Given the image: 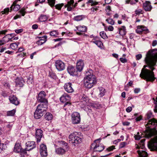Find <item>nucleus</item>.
Listing matches in <instances>:
<instances>
[{
  "label": "nucleus",
  "mask_w": 157,
  "mask_h": 157,
  "mask_svg": "<svg viewBox=\"0 0 157 157\" xmlns=\"http://www.w3.org/2000/svg\"><path fill=\"white\" fill-rule=\"evenodd\" d=\"M64 87L65 90L68 93H71L74 92V90L72 87V85L71 82L65 83Z\"/></svg>",
  "instance_id": "nucleus-16"
},
{
  "label": "nucleus",
  "mask_w": 157,
  "mask_h": 157,
  "mask_svg": "<svg viewBox=\"0 0 157 157\" xmlns=\"http://www.w3.org/2000/svg\"><path fill=\"white\" fill-rule=\"evenodd\" d=\"M39 151L42 157H46L48 155V152L46 146L44 144L40 145Z\"/></svg>",
  "instance_id": "nucleus-13"
},
{
  "label": "nucleus",
  "mask_w": 157,
  "mask_h": 157,
  "mask_svg": "<svg viewBox=\"0 0 157 157\" xmlns=\"http://www.w3.org/2000/svg\"><path fill=\"white\" fill-rule=\"evenodd\" d=\"M16 110L15 109H13L11 110L8 111L6 112V115L7 116H13L15 115L16 113Z\"/></svg>",
  "instance_id": "nucleus-32"
},
{
  "label": "nucleus",
  "mask_w": 157,
  "mask_h": 157,
  "mask_svg": "<svg viewBox=\"0 0 157 157\" xmlns=\"http://www.w3.org/2000/svg\"><path fill=\"white\" fill-rule=\"evenodd\" d=\"M71 121L73 124H79L81 121L80 114L77 112H74L71 115Z\"/></svg>",
  "instance_id": "nucleus-9"
},
{
  "label": "nucleus",
  "mask_w": 157,
  "mask_h": 157,
  "mask_svg": "<svg viewBox=\"0 0 157 157\" xmlns=\"http://www.w3.org/2000/svg\"><path fill=\"white\" fill-rule=\"evenodd\" d=\"M84 66L83 61L82 60H79L77 63L76 68L78 71L80 72L83 69Z\"/></svg>",
  "instance_id": "nucleus-21"
},
{
  "label": "nucleus",
  "mask_w": 157,
  "mask_h": 157,
  "mask_svg": "<svg viewBox=\"0 0 157 157\" xmlns=\"http://www.w3.org/2000/svg\"><path fill=\"white\" fill-rule=\"evenodd\" d=\"M68 73L71 75H74L76 73L75 67L73 66H69L67 68Z\"/></svg>",
  "instance_id": "nucleus-24"
},
{
  "label": "nucleus",
  "mask_w": 157,
  "mask_h": 157,
  "mask_svg": "<svg viewBox=\"0 0 157 157\" xmlns=\"http://www.w3.org/2000/svg\"><path fill=\"white\" fill-rule=\"evenodd\" d=\"M74 2V0H70L67 2V4L65 6V7L67 8V11H71L73 9V6Z\"/></svg>",
  "instance_id": "nucleus-23"
},
{
  "label": "nucleus",
  "mask_w": 157,
  "mask_h": 157,
  "mask_svg": "<svg viewBox=\"0 0 157 157\" xmlns=\"http://www.w3.org/2000/svg\"><path fill=\"white\" fill-rule=\"evenodd\" d=\"M143 11L141 9H138L135 11V13L136 15H139L140 14H142Z\"/></svg>",
  "instance_id": "nucleus-45"
},
{
  "label": "nucleus",
  "mask_w": 157,
  "mask_h": 157,
  "mask_svg": "<svg viewBox=\"0 0 157 157\" xmlns=\"http://www.w3.org/2000/svg\"><path fill=\"white\" fill-rule=\"evenodd\" d=\"M6 145L3 144L1 143L0 145V152L5 149Z\"/></svg>",
  "instance_id": "nucleus-49"
},
{
  "label": "nucleus",
  "mask_w": 157,
  "mask_h": 157,
  "mask_svg": "<svg viewBox=\"0 0 157 157\" xmlns=\"http://www.w3.org/2000/svg\"><path fill=\"white\" fill-rule=\"evenodd\" d=\"M84 17V16L83 15H78L75 17L74 19L75 21H79L82 20Z\"/></svg>",
  "instance_id": "nucleus-35"
},
{
  "label": "nucleus",
  "mask_w": 157,
  "mask_h": 157,
  "mask_svg": "<svg viewBox=\"0 0 157 157\" xmlns=\"http://www.w3.org/2000/svg\"><path fill=\"white\" fill-rule=\"evenodd\" d=\"M93 43L96 44L98 47L102 49L103 48V45L102 42L100 40H95Z\"/></svg>",
  "instance_id": "nucleus-28"
},
{
  "label": "nucleus",
  "mask_w": 157,
  "mask_h": 157,
  "mask_svg": "<svg viewBox=\"0 0 157 157\" xmlns=\"http://www.w3.org/2000/svg\"><path fill=\"white\" fill-rule=\"evenodd\" d=\"M48 108L46 104H41L38 105L34 113V117L36 119L40 118L45 113Z\"/></svg>",
  "instance_id": "nucleus-4"
},
{
  "label": "nucleus",
  "mask_w": 157,
  "mask_h": 157,
  "mask_svg": "<svg viewBox=\"0 0 157 157\" xmlns=\"http://www.w3.org/2000/svg\"><path fill=\"white\" fill-rule=\"evenodd\" d=\"M157 60V54H153L149 51L147 53L145 61L151 71L143 68L140 75L141 78L147 81L153 82L155 79L152 71L154 69L153 67L155 65Z\"/></svg>",
  "instance_id": "nucleus-1"
},
{
  "label": "nucleus",
  "mask_w": 157,
  "mask_h": 157,
  "mask_svg": "<svg viewBox=\"0 0 157 157\" xmlns=\"http://www.w3.org/2000/svg\"><path fill=\"white\" fill-rule=\"evenodd\" d=\"M99 7L94 6L92 7L90 10L91 11L90 13L95 14L96 13L97 11L98 10Z\"/></svg>",
  "instance_id": "nucleus-39"
},
{
  "label": "nucleus",
  "mask_w": 157,
  "mask_h": 157,
  "mask_svg": "<svg viewBox=\"0 0 157 157\" xmlns=\"http://www.w3.org/2000/svg\"><path fill=\"white\" fill-rule=\"evenodd\" d=\"M70 97L67 94H64L60 98V101L63 103H65L64 106H65L68 104L70 105V103L69 102L70 100Z\"/></svg>",
  "instance_id": "nucleus-11"
},
{
  "label": "nucleus",
  "mask_w": 157,
  "mask_h": 157,
  "mask_svg": "<svg viewBox=\"0 0 157 157\" xmlns=\"http://www.w3.org/2000/svg\"><path fill=\"white\" fill-rule=\"evenodd\" d=\"M148 147L151 151H157V136L155 137L149 142Z\"/></svg>",
  "instance_id": "nucleus-8"
},
{
  "label": "nucleus",
  "mask_w": 157,
  "mask_h": 157,
  "mask_svg": "<svg viewBox=\"0 0 157 157\" xmlns=\"http://www.w3.org/2000/svg\"><path fill=\"white\" fill-rule=\"evenodd\" d=\"M121 141V140L120 139H118L117 140H115L113 141V143L115 144H117V143L120 142Z\"/></svg>",
  "instance_id": "nucleus-63"
},
{
  "label": "nucleus",
  "mask_w": 157,
  "mask_h": 157,
  "mask_svg": "<svg viewBox=\"0 0 157 157\" xmlns=\"http://www.w3.org/2000/svg\"><path fill=\"white\" fill-rule=\"evenodd\" d=\"M11 39H12V37L10 38L9 37V35H6L3 37L1 40L2 41L3 45H4L8 42L10 41H12V40H11Z\"/></svg>",
  "instance_id": "nucleus-25"
},
{
  "label": "nucleus",
  "mask_w": 157,
  "mask_h": 157,
  "mask_svg": "<svg viewBox=\"0 0 157 157\" xmlns=\"http://www.w3.org/2000/svg\"><path fill=\"white\" fill-rule=\"evenodd\" d=\"M9 100L11 103L16 105H18L19 104V102L16 97L13 95H11L9 96Z\"/></svg>",
  "instance_id": "nucleus-19"
},
{
  "label": "nucleus",
  "mask_w": 157,
  "mask_h": 157,
  "mask_svg": "<svg viewBox=\"0 0 157 157\" xmlns=\"http://www.w3.org/2000/svg\"><path fill=\"white\" fill-rule=\"evenodd\" d=\"M16 85L17 86L22 87L23 86V81L19 79H17L15 81Z\"/></svg>",
  "instance_id": "nucleus-37"
},
{
  "label": "nucleus",
  "mask_w": 157,
  "mask_h": 157,
  "mask_svg": "<svg viewBox=\"0 0 157 157\" xmlns=\"http://www.w3.org/2000/svg\"><path fill=\"white\" fill-rule=\"evenodd\" d=\"M20 12L22 16H24L25 14V9L24 8L21 9L20 11Z\"/></svg>",
  "instance_id": "nucleus-54"
},
{
  "label": "nucleus",
  "mask_w": 157,
  "mask_h": 157,
  "mask_svg": "<svg viewBox=\"0 0 157 157\" xmlns=\"http://www.w3.org/2000/svg\"><path fill=\"white\" fill-rule=\"evenodd\" d=\"M100 35L101 37L104 39H106L108 38L104 31H101L100 33Z\"/></svg>",
  "instance_id": "nucleus-42"
},
{
  "label": "nucleus",
  "mask_w": 157,
  "mask_h": 157,
  "mask_svg": "<svg viewBox=\"0 0 157 157\" xmlns=\"http://www.w3.org/2000/svg\"><path fill=\"white\" fill-rule=\"evenodd\" d=\"M105 10L107 12H109L111 10V7L110 6H108L106 7Z\"/></svg>",
  "instance_id": "nucleus-59"
},
{
  "label": "nucleus",
  "mask_w": 157,
  "mask_h": 157,
  "mask_svg": "<svg viewBox=\"0 0 157 157\" xmlns=\"http://www.w3.org/2000/svg\"><path fill=\"white\" fill-rule=\"evenodd\" d=\"M96 83V78L93 74L88 75L84 78V85L86 88H90Z\"/></svg>",
  "instance_id": "nucleus-5"
},
{
  "label": "nucleus",
  "mask_w": 157,
  "mask_h": 157,
  "mask_svg": "<svg viewBox=\"0 0 157 157\" xmlns=\"http://www.w3.org/2000/svg\"><path fill=\"white\" fill-rule=\"evenodd\" d=\"M55 63L56 68L58 71H62L65 69V64L61 60H57L56 61Z\"/></svg>",
  "instance_id": "nucleus-12"
},
{
  "label": "nucleus",
  "mask_w": 157,
  "mask_h": 157,
  "mask_svg": "<svg viewBox=\"0 0 157 157\" xmlns=\"http://www.w3.org/2000/svg\"><path fill=\"white\" fill-rule=\"evenodd\" d=\"M46 95L45 92L42 91L39 94L37 98V101L43 103V104H48V101L45 98Z\"/></svg>",
  "instance_id": "nucleus-10"
},
{
  "label": "nucleus",
  "mask_w": 157,
  "mask_h": 157,
  "mask_svg": "<svg viewBox=\"0 0 157 157\" xmlns=\"http://www.w3.org/2000/svg\"><path fill=\"white\" fill-rule=\"evenodd\" d=\"M10 11V9L9 8H7L5 9L3 11L1 12V13L2 14H8L9 12Z\"/></svg>",
  "instance_id": "nucleus-47"
},
{
  "label": "nucleus",
  "mask_w": 157,
  "mask_h": 157,
  "mask_svg": "<svg viewBox=\"0 0 157 157\" xmlns=\"http://www.w3.org/2000/svg\"><path fill=\"white\" fill-rule=\"evenodd\" d=\"M143 7L145 11H149L152 9V6L150 4V2L146 1L143 4Z\"/></svg>",
  "instance_id": "nucleus-20"
},
{
  "label": "nucleus",
  "mask_w": 157,
  "mask_h": 157,
  "mask_svg": "<svg viewBox=\"0 0 157 157\" xmlns=\"http://www.w3.org/2000/svg\"><path fill=\"white\" fill-rule=\"evenodd\" d=\"M145 126L147 128L149 129L146 130L144 133L147 138L151 137L154 134L153 130L157 126V121L154 119L149 120Z\"/></svg>",
  "instance_id": "nucleus-2"
},
{
  "label": "nucleus",
  "mask_w": 157,
  "mask_h": 157,
  "mask_svg": "<svg viewBox=\"0 0 157 157\" xmlns=\"http://www.w3.org/2000/svg\"><path fill=\"white\" fill-rule=\"evenodd\" d=\"M23 31V29H20L15 30V32L17 33H21Z\"/></svg>",
  "instance_id": "nucleus-58"
},
{
  "label": "nucleus",
  "mask_w": 157,
  "mask_h": 157,
  "mask_svg": "<svg viewBox=\"0 0 157 157\" xmlns=\"http://www.w3.org/2000/svg\"><path fill=\"white\" fill-rule=\"evenodd\" d=\"M115 149V146L113 145H112L110 147H109L108 148H107L106 150L107 151H113V149Z\"/></svg>",
  "instance_id": "nucleus-50"
},
{
  "label": "nucleus",
  "mask_w": 157,
  "mask_h": 157,
  "mask_svg": "<svg viewBox=\"0 0 157 157\" xmlns=\"http://www.w3.org/2000/svg\"><path fill=\"white\" fill-rule=\"evenodd\" d=\"M56 152L58 154H63L65 153V151L62 148L59 147L56 149Z\"/></svg>",
  "instance_id": "nucleus-29"
},
{
  "label": "nucleus",
  "mask_w": 157,
  "mask_h": 157,
  "mask_svg": "<svg viewBox=\"0 0 157 157\" xmlns=\"http://www.w3.org/2000/svg\"><path fill=\"white\" fill-rule=\"evenodd\" d=\"M101 140L100 138L95 140L91 144V147L95 151L100 152L104 149V146L101 143H100Z\"/></svg>",
  "instance_id": "nucleus-7"
},
{
  "label": "nucleus",
  "mask_w": 157,
  "mask_h": 157,
  "mask_svg": "<svg viewBox=\"0 0 157 157\" xmlns=\"http://www.w3.org/2000/svg\"><path fill=\"white\" fill-rule=\"evenodd\" d=\"M134 137L136 140H138L140 139L141 136L139 135V132H138L136 135H135Z\"/></svg>",
  "instance_id": "nucleus-51"
},
{
  "label": "nucleus",
  "mask_w": 157,
  "mask_h": 157,
  "mask_svg": "<svg viewBox=\"0 0 157 157\" xmlns=\"http://www.w3.org/2000/svg\"><path fill=\"white\" fill-rule=\"evenodd\" d=\"M18 47V44L15 43H12L10 44V48L13 50L15 49Z\"/></svg>",
  "instance_id": "nucleus-41"
},
{
  "label": "nucleus",
  "mask_w": 157,
  "mask_h": 157,
  "mask_svg": "<svg viewBox=\"0 0 157 157\" xmlns=\"http://www.w3.org/2000/svg\"><path fill=\"white\" fill-rule=\"evenodd\" d=\"M77 30L79 31L76 32V34L78 35H80L82 34V33L86 31L87 28L84 25H79L76 27Z\"/></svg>",
  "instance_id": "nucleus-18"
},
{
  "label": "nucleus",
  "mask_w": 157,
  "mask_h": 157,
  "mask_svg": "<svg viewBox=\"0 0 157 157\" xmlns=\"http://www.w3.org/2000/svg\"><path fill=\"white\" fill-rule=\"evenodd\" d=\"M127 144V143L125 142H122L121 143L120 146L119 147L120 148H122L124 147L125 146H126Z\"/></svg>",
  "instance_id": "nucleus-55"
},
{
  "label": "nucleus",
  "mask_w": 157,
  "mask_h": 157,
  "mask_svg": "<svg viewBox=\"0 0 157 157\" xmlns=\"http://www.w3.org/2000/svg\"><path fill=\"white\" fill-rule=\"evenodd\" d=\"M27 83L30 85H33L34 82L33 76L32 75L30 76L27 78L26 81Z\"/></svg>",
  "instance_id": "nucleus-31"
},
{
  "label": "nucleus",
  "mask_w": 157,
  "mask_h": 157,
  "mask_svg": "<svg viewBox=\"0 0 157 157\" xmlns=\"http://www.w3.org/2000/svg\"><path fill=\"white\" fill-rule=\"evenodd\" d=\"M58 142L62 146H63V147H65V148H68L67 144L64 141H58Z\"/></svg>",
  "instance_id": "nucleus-40"
},
{
  "label": "nucleus",
  "mask_w": 157,
  "mask_h": 157,
  "mask_svg": "<svg viewBox=\"0 0 157 157\" xmlns=\"http://www.w3.org/2000/svg\"><path fill=\"white\" fill-rule=\"evenodd\" d=\"M46 38L47 37L46 36H44L42 37L41 39L37 41L36 43L38 45H42L46 42L47 40Z\"/></svg>",
  "instance_id": "nucleus-26"
},
{
  "label": "nucleus",
  "mask_w": 157,
  "mask_h": 157,
  "mask_svg": "<svg viewBox=\"0 0 157 157\" xmlns=\"http://www.w3.org/2000/svg\"><path fill=\"white\" fill-rule=\"evenodd\" d=\"M49 76L51 78L55 79L56 78V76L55 74L53 73H51L49 74Z\"/></svg>",
  "instance_id": "nucleus-52"
},
{
  "label": "nucleus",
  "mask_w": 157,
  "mask_h": 157,
  "mask_svg": "<svg viewBox=\"0 0 157 157\" xmlns=\"http://www.w3.org/2000/svg\"><path fill=\"white\" fill-rule=\"evenodd\" d=\"M106 21L108 23L111 25H113L114 24L115 22L112 19L109 18L106 20Z\"/></svg>",
  "instance_id": "nucleus-44"
},
{
  "label": "nucleus",
  "mask_w": 157,
  "mask_h": 157,
  "mask_svg": "<svg viewBox=\"0 0 157 157\" xmlns=\"http://www.w3.org/2000/svg\"><path fill=\"white\" fill-rule=\"evenodd\" d=\"M17 0H15L11 6L10 7V11L12 10L14 11H18L20 8V6L18 4H17Z\"/></svg>",
  "instance_id": "nucleus-22"
},
{
  "label": "nucleus",
  "mask_w": 157,
  "mask_h": 157,
  "mask_svg": "<svg viewBox=\"0 0 157 157\" xmlns=\"http://www.w3.org/2000/svg\"><path fill=\"white\" fill-rule=\"evenodd\" d=\"M55 2V0H48L49 5L51 7L54 6Z\"/></svg>",
  "instance_id": "nucleus-46"
},
{
  "label": "nucleus",
  "mask_w": 157,
  "mask_h": 157,
  "mask_svg": "<svg viewBox=\"0 0 157 157\" xmlns=\"http://www.w3.org/2000/svg\"><path fill=\"white\" fill-rule=\"evenodd\" d=\"M145 140L143 139L140 141V143L139 145H136V149H139L136 151L138 153L140 157H147L148 155L147 152L145 151V147L144 143Z\"/></svg>",
  "instance_id": "nucleus-6"
},
{
  "label": "nucleus",
  "mask_w": 157,
  "mask_h": 157,
  "mask_svg": "<svg viewBox=\"0 0 157 157\" xmlns=\"http://www.w3.org/2000/svg\"><path fill=\"white\" fill-rule=\"evenodd\" d=\"M136 59L139 60L142 58V56L141 54H139L136 56Z\"/></svg>",
  "instance_id": "nucleus-62"
},
{
  "label": "nucleus",
  "mask_w": 157,
  "mask_h": 157,
  "mask_svg": "<svg viewBox=\"0 0 157 157\" xmlns=\"http://www.w3.org/2000/svg\"><path fill=\"white\" fill-rule=\"evenodd\" d=\"M87 3H90L91 6L96 5L98 4V2L93 0H88Z\"/></svg>",
  "instance_id": "nucleus-43"
},
{
  "label": "nucleus",
  "mask_w": 157,
  "mask_h": 157,
  "mask_svg": "<svg viewBox=\"0 0 157 157\" xmlns=\"http://www.w3.org/2000/svg\"><path fill=\"white\" fill-rule=\"evenodd\" d=\"M21 147L18 144H16L14 147V151L17 153H19L21 151Z\"/></svg>",
  "instance_id": "nucleus-30"
},
{
  "label": "nucleus",
  "mask_w": 157,
  "mask_h": 157,
  "mask_svg": "<svg viewBox=\"0 0 157 157\" xmlns=\"http://www.w3.org/2000/svg\"><path fill=\"white\" fill-rule=\"evenodd\" d=\"M136 32L137 33L140 34L142 32H144L145 33H148L149 31L148 29L146 27L142 26L139 25L137 26Z\"/></svg>",
  "instance_id": "nucleus-15"
},
{
  "label": "nucleus",
  "mask_w": 157,
  "mask_h": 157,
  "mask_svg": "<svg viewBox=\"0 0 157 157\" xmlns=\"http://www.w3.org/2000/svg\"><path fill=\"white\" fill-rule=\"evenodd\" d=\"M108 31H113L114 28L113 26L109 25L108 27Z\"/></svg>",
  "instance_id": "nucleus-60"
},
{
  "label": "nucleus",
  "mask_w": 157,
  "mask_h": 157,
  "mask_svg": "<svg viewBox=\"0 0 157 157\" xmlns=\"http://www.w3.org/2000/svg\"><path fill=\"white\" fill-rule=\"evenodd\" d=\"M63 5V3L60 4H57L55 6V7L56 9L59 10L61 9V8L62 7Z\"/></svg>",
  "instance_id": "nucleus-48"
},
{
  "label": "nucleus",
  "mask_w": 157,
  "mask_h": 157,
  "mask_svg": "<svg viewBox=\"0 0 157 157\" xmlns=\"http://www.w3.org/2000/svg\"><path fill=\"white\" fill-rule=\"evenodd\" d=\"M45 118L48 121L51 120L53 118L52 114L50 113L47 112L45 115Z\"/></svg>",
  "instance_id": "nucleus-33"
},
{
  "label": "nucleus",
  "mask_w": 157,
  "mask_h": 157,
  "mask_svg": "<svg viewBox=\"0 0 157 157\" xmlns=\"http://www.w3.org/2000/svg\"><path fill=\"white\" fill-rule=\"evenodd\" d=\"M132 110V108L129 106L127 107L126 109V111L128 113L130 112Z\"/></svg>",
  "instance_id": "nucleus-61"
},
{
  "label": "nucleus",
  "mask_w": 157,
  "mask_h": 157,
  "mask_svg": "<svg viewBox=\"0 0 157 157\" xmlns=\"http://www.w3.org/2000/svg\"><path fill=\"white\" fill-rule=\"evenodd\" d=\"M119 34L122 36L125 35L126 33V29L125 26H123L121 28H118Z\"/></svg>",
  "instance_id": "nucleus-27"
},
{
  "label": "nucleus",
  "mask_w": 157,
  "mask_h": 157,
  "mask_svg": "<svg viewBox=\"0 0 157 157\" xmlns=\"http://www.w3.org/2000/svg\"><path fill=\"white\" fill-rule=\"evenodd\" d=\"M50 35L52 36L56 37L59 35V33L57 30H54L50 32Z\"/></svg>",
  "instance_id": "nucleus-38"
},
{
  "label": "nucleus",
  "mask_w": 157,
  "mask_h": 157,
  "mask_svg": "<svg viewBox=\"0 0 157 157\" xmlns=\"http://www.w3.org/2000/svg\"><path fill=\"white\" fill-rule=\"evenodd\" d=\"M48 18V17L46 15H41L39 17L38 19L41 22H45L46 21Z\"/></svg>",
  "instance_id": "nucleus-34"
},
{
  "label": "nucleus",
  "mask_w": 157,
  "mask_h": 157,
  "mask_svg": "<svg viewBox=\"0 0 157 157\" xmlns=\"http://www.w3.org/2000/svg\"><path fill=\"white\" fill-rule=\"evenodd\" d=\"M36 147L35 142L34 141H28L26 144V151H29Z\"/></svg>",
  "instance_id": "nucleus-14"
},
{
  "label": "nucleus",
  "mask_w": 157,
  "mask_h": 157,
  "mask_svg": "<svg viewBox=\"0 0 157 157\" xmlns=\"http://www.w3.org/2000/svg\"><path fill=\"white\" fill-rule=\"evenodd\" d=\"M81 134L80 132H76L71 134L69 136V143L73 144L74 146L80 143L82 139Z\"/></svg>",
  "instance_id": "nucleus-3"
},
{
  "label": "nucleus",
  "mask_w": 157,
  "mask_h": 157,
  "mask_svg": "<svg viewBox=\"0 0 157 157\" xmlns=\"http://www.w3.org/2000/svg\"><path fill=\"white\" fill-rule=\"evenodd\" d=\"M43 131L40 129H37L36 130V138L37 139V143L40 142L41 138L43 135Z\"/></svg>",
  "instance_id": "nucleus-17"
},
{
  "label": "nucleus",
  "mask_w": 157,
  "mask_h": 157,
  "mask_svg": "<svg viewBox=\"0 0 157 157\" xmlns=\"http://www.w3.org/2000/svg\"><path fill=\"white\" fill-rule=\"evenodd\" d=\"M130 124V122L127 121L123 122L122 123V124H123V125L124 126H128Z\"/></svg>",
  "instance_id": "nucleus-64"
},
{
  "label": "nucleus",
  "mask_w": 157,
  "mask_h": 157,
  "mask_svg": "<svg viewBox=\"0 0 157 157\" xmlns=\"http://www.w3.org/2000/svg\"><path fill=\"white\" fill-rule=\"evenodd\" d=\"M26 55L25 53H24V52H21L20 54H18L17 56H20L21 57H23L25 56Z\"/></svg>",
  "instance_id": "nucleus-57"
},
{
  "label": "nucleus",
  "mask_w": 157,
  "mask_h": 157,
  "mask_svg": "<svg viewBox=\"0 0 157 157\" xmlns=\"http://www.w3.org/2000/svg\"><path fill=\"white\" fill-rule=\"evenodd\" d=\"M98 88L100 91L99 96L100 97H102L105 94V90L104 88L101 87H99Z\"/></svg>",
  "instance_id": "nucleus-36"
},
{
  "label": "nucleus",
  "mask_w": 157,
  "mask_h": 157,
  "mask_svg": "<svg viewBox=\"0 0 157 157\" xmlns=\"http://www.w3.org/2000/svg\"><path fill=\"white\" fill-rule=\"evenodd\" d=\"M152 116V113L150 112H148L146 115V117L147 119H149Z\"/></svg>",
  "instance_id": "nucleus-53"
},
{
  "label": "nucleus",
  "mask_w": 157,
  "mask_h": 157,
  "mask_svg": "<svg viewBox=\"0 0 157 157\" xmlns=\"http://www.w3.org/2000/svg\"><path fill=\"white\" fill-rule=\"evenodd\" d=\"M120 60L122 63H125L127 62V60L125 58H120Z\"/></svg>",
  "instance_id": "nucleus-56"
}]
</instances>
